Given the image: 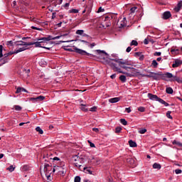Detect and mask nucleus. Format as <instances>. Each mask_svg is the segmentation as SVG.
<instances>
[{
	"mask_svg": "<svg viewBox=\"0 0 182 182\" xmlns=\"http://www.w3.org/2000/svg\"><path fill=\"white\" fill-rule=\"evenodd\" d=\"M152 66L156 68L157 66H159V63H157V60H154L151 63Z\"/></svg>",
	"mask_w": 182,
	"mask_h": 182,
	"instance_id": "obj_32",
	"label": "nucleus"
},
{
	"mask_svg": "<svg viewBox=\"0 0 182 182\" xmlns=\"http://www.w3.org/2000/svg\"><path fill=\"white\" fill-rule=\"evenodd\" d=\"M166 92L168 93V95H173V93H174V90H173L171 87H166Z\"/></svg>",
	"mask_w": 182,
	"mask_h": 182,
	"instance_id": "obj_22",
	"label": "nucleus"
},
{
	"mask_svg": "<svg viewBox=\"0 0 182 182\" xmlns=\"http://www.w3.org/2000/svg\"><path fill=\"white\" fill-rule=\"evenodd\" d=\"M23 171H29L31 170V167L29 165H24L22 168Z\"/></svg>",
	"mask_w": 182,
	"mask_h": 182,
	"instance_id": "obj_26",
	"label": "nucleus"
},
{
	"mask_svg": "<svg viewBox=\"0 0 182 182\" xmlns=\"http://www.w3.org/2000/svg\"><path fill=\"white\" fill-rule=\"evenodd\" d=\"M96 110H97V107H92L90 109V112H96Z\"/></svg>",
	"mask_w": 182,
	"mask_h": 182,
	"instance_id": "obj_58",
	"label": "nucleus"
},
{
	"mask_svg": "<svg viewBox=\"0 0 182 182\" xmlns=\"http://www.w3.org/2000/svg\"><path fill=\"white\" fill-rule=\"evenodd\" d=\"M65 50H68V52H75V53H78L79 55H81V56H93V54H90L85 50H82L78 48L76 46H73V48H68L65 49Z\"/></svg>",
	"mask_w": 182,
	"mask_h": 182,
	"instance_id": "obj_2",
	"label": "nucleus"
},
{
	"mask_svg": "<svg viewBox=\"0 0 182 182\" xmlns=\"http://www.w3.org/2000/svg\"><path fill=\"white\" fill-rule=\"evenodd\" d=\"M97 53H104L105 55H107V53L105 50H97Z\"/></svg>",
	"mask_w": 182,
	"mask_h": 182,
	"instance_id": "obj_57",
	"label": "nucleus"
},
{
	"mask_svg": "<svg viewBox=\"0 0 182 182\" xmlns=\"http://www.w3.org/2000/svg\"><path fill=\"white\" fill-rule=\"evenodd\" d=\"M27 49H29V48H28L27 46H23L21 48H19L18 49H16L14 51V53H19L21 52H23V50H27Z\"/></svg>",
	"mask_w": 182,
	"mask_h": 182,
	"instance_id": "obj_16",
	"label": "nucleus"
},
{
	"mask_svg": "<svg viewBox=\"0 0 182 182\" xmlns=\"http://www.w3.org/2000/svg\"><path fill=\"white\" fill-rule=\"evenodd\" d=\"M137 45H139V43H137V41L136 40H132L130 43L131 46H137Z\"/></svg>",
	"mask_w": 182,
	"mask_h": 182,
	"instance_id": "obj_31",
	"label": "nucleus"
},
{
	"mask_svg": "<svg viewBox=\"0 0 182 182\" xmlns=\"http://www.w3.org/2000/svg\"><path fill=\"white\" fill-rule=\"evenodd\" d=\"M175 173H176V174H181L182 170L181 169H176Z\"/></svg>",
	"mask_w": 182,
	"mask_h": 182,
	"instance_id": "obj_54",
	"label": "nucleus"
},
{
	"mask_svg": "<svg viewBox=\"0 0 182 182\" xmlns=\"http://www.w3.org/2000/svg\"><path fill=\"white\" fill-rule=\"evenodd\" d=\"M132 50V47H128L126 50V52H127V53H129V52H131Z\"/></svg>",
	"mask_w": 182,
	"mask_h": 182,
	"instance_id": "obj_63",
	"label": "nucleus"
},
{
	"mask_svg": "<svg viewBox=\"0 0 182 182\" xmlns=\"http://www.w3.org/2000/svg\"><path fill=\"white\" fill-rule=\"evenodd\" d=\"M84 32H85V31H83V30H77L76 31V34L77 35H82V33H84Z\"/></svg>",
	"mask_w": 182,
	"mask_h": 182,
	"instance_id": "obj_46",
	"label": "nucleus"
},
{
	"mask_svg": "<svg viewBox=\"0 0 182 182\" xmlns=\"http://www.w3.org/2000/svg\"><path fill=\"white\" fill-rule=\"evenodd\" d=\"M129 144L131 147H137V144L136 142L133 141V140H129Z\"/></svg>",
	"mask_w": 182,
	"mask_h": 182,
	"instance_id": "obj_25",
	"label": "nucleus"
},
{
	"mask_svg": "<svg viewBox=\"0 0 182 182\" xmlns=\"http://www.w3.org/2000/svg\"><path fill=\"white\" fill-rule=\"evenodd\" d=\"M69 13L70 14H78L79 13V10H77L76 9H73L71 10H69Z\"/></svg>",
	"mask_w": 182,
	"mask_h": 182,
	"instance_id": "obj_33",
	"label": "nucleus"
},
{
	"mask_svg": "<svg viewBox=\"0 0 182 182\" xmlns=\"http://www.w3.org/2000/svg\"><path fill=\"white\" fill-rule=\"evenodd\" d=\"M7 169L9 171L12 172V171H14V170H15V168H14V166H10V167H9Z\"/></svg>",
	"mask_w": 182,
	"mask_h": 182,
	"instance_id": "obj_55",
	"label": "nucleus"
},
{
	"mask_svg": "<svg viewBox=\"0 0 182 182\" xmlns=\"http://www.w3.org/2000/svg\"><path fill=\"white\" fill-rule=\"evenodd\" d=\"M161 77L164 80L167 79H171V82H177L178 83H182V80H180L179 77L173 75L171 73H166L165 74L161 75Z\"/></svg>",
	"mask_w": 182,
	"mask_h": 182,
	"instance_id": "obj_3",
	"label": "nucleus"
},
{
	"mask_svg": "<svg viewBox=\"0 0 182 182\" xmlns=\"http://www.w3.org/2000/svg\"><path fill=\"white\" fill-rule=\"evenodd\" d=\"M117 26H118V28H124V26H126V18H124L121 22L118 21Z\"/></svg>",
	"mask_w": 182,
	"mask_h": 182,
	"instance_id": "obj_14",
	"label": "nucleus"
},
{
	"mask_svg": "<svg viewBox=\"0 0 182 182\" xmlns=\"http://www.w3.org/2000/svg\"><path fill=\"white\" fill-rule=\"evenodd\" d=\"M125 112L127 113H130L132 112V109L130 107L126 108Z\"/></svg>",
	"mask_w": 182,
	"mask_h": 182,
	"instance_id": "obj_60",
	"label": "nucleus"
},
{
	"mask_svg": "<svg viewBox=\"0 0 182 182\" xmlns=\"http://www.w3.org/2000/svg\"><path fill=\"white\" fill-rule=\"evenodd\" d=\"M21 92H23L22 91V87H18L16 91V93L18 94V93H21Z\"/></svg>",
	"mask_w": 182,
	"mask_h": 182,
	"instance_id": "obj_52",
	"label": "nucleus"
},
{
	"mask_svg": "<svg viewBox=\"0 0 182 182\" xmlns=\"http://www.w3.org/2000/svg\"><path fill=\"white\" fill-rule=\"evenodd\" d=\"M88 143L90 144V147H95V144L92 143V141H88Z\"/></svg>",
	"mask_w": 182,
	"mask_h": 182,
	"instance_id": "obj_62",
	"label": "nucleus"
},
{
	"mask_svg": "<svg viewBox=\"0 0 182 182\" xmlns=\"http://www.w3.org/2000/svg\"><path fill=\"white\" fill-rule=\"evenodd\" d=\"M115 70H117V72L118 73H123V75H127V76H129V77H132V76H133V75L129 73H124L123 71H122V70H120V68H117L115 67Z\"/></svg>",
	"mask_w": 182,
	"mask_h": 182,
	"instance_id": "obj_18",
	"label": "nucleus"
},
{
	"mask_svg": "<svg viewBox=\"0 0 182 182\" xmlns=\"http://www.w3.org/2000/svg\"><path fill=\"white\" fill-rule=\"evenodd\" d=\"M74 166H75V167H78V168L82 167V165L80 164V162H79V161H75L74 163Z\"/></svg>",
	"mask_w": 182,
	"mask_h": 182,
	"instance_id": "obj_40",
	"label": "nucleus"
},
{
	"mask_svg": "<svg viewBox=\"0 0 182 182\" xmlns=\"http://www.w3.org/2000/svg\"><path fill=\"white\" fill-rule=\"evenodd\" d=\"M161 75H163L161 73H153V72H150L149 75H144V76L145 77H152L153 79H154V80H157V79L159 78L157 76H161Z\"/></svg>",
	"mask_w": 182,
	"mask_h": 182,
	"instance_id": "obj_7",
	"label": "nucleus"
},
{
	"mask_svg": "<svg viewBox=\"0 0 182 182\" xmlns=\"http://www.w3.org/2000/svg\"><path fill=\"white\" fill-rule=\"evenodd\" d=\"M136 11H137V7L134 6L129 10V15H134L136 14Z\"/></svg>",
	"mask_w": 182,
	"mask_h": 182,
	"instance_id": "obj_21",
	"label": "nucleus"
},
{
	"mask_svg": "<svg viewBox=\"0 0 182 182\" xmlns=\"http://www.w3.org/2000/svg\"><path fill=\"white\" fill-rule=\"evenodd\" d=\"M74 182H80V176H77L75 177Z\"/></svg>",
	"mask_w": 182,
	"mask_h": 182,
	"instance_id": "obj_44",
	"label": "nucleus"
},
{
	"mask_svg": "<svg viewBox=\"0 0 182 182\" xmlns=\"http://www.w3.org/2000/svg\"><path fill=\"white\" fill-rule=\"evenodd\" d=\"M32 45H35L36 48H43V49H48V50L50 49L49 48H46L45 46H42V42L36 41V42H30Z\"/></svg>",
	"mask_w": 182,
	"mask_h": 182,
	"instance_id": "obj_11",
	"label": "nucleus"
},
{
	"mask_svg": "<svg viewBox=\"0 0 182 182\" xmlns=\"http://www.w3.org/2000/svg\"><path fill=\"white\" fill-rule=\"evenodd\" d=\"M120 132H122V127H117L115 129V133H120Z\"/></svg>",
	"mask_w": 182,
	"mask_h": 182,
	"instance_id": "obj_45",
	"label": "nucleus"
},
{
	"mask_svg": "<svg viewBox=\"0 0 182 182\" xmlns=\"http://www.w3.org/2000/svg\"><path fill=\"white\" fill-rule=\"evenodd\" d=\"M122 97H114V103H117V102H120Z\"/></svg>",
	"mask_w": 182,
	"mask_h": 182,
	"instance_id": "obj_50",
	"label": "nucleus"
},
{
	"mask_svg": "<svg viewBox=\"0 0 182 182\" xmlns=\"http://www.w3.org/2000/svg\"><path fill=\"white\" fill-rule=\"evenodd\" d=\"M46 177L47 178V180L48 181H52V177H50V173H46Z\"/></svg>",
	"mask_w": 182,
	"mask_h": 182,
	"instance_id": "obj_38",
	"label": "nucleus"
},
{
	"mask_svg": "<svg viewBox=\"0 0 182 182\" xmlns=\"http://www.w3.org/2000/svg\"><path fill=\"white\" fill-rule=\"evenodd\" d=\"M120 123H122V124H123V126H127V121H126L125 119H121Z\"/></svg>",
	"mask_w": 182,
	"mask_h": 182,
	"instance_id": "obj_35",
	"label": "nucleus"
},
{
	"mask_svg": "<svg viewBox=\"0 0 182 182\" xmlns=\"http://www.w3.org/2000/svg\"><path fill=\"white\" fill-rule=\"evenodd\" d=\"M84 171H85V173H87L88 174H92V171L90 168L84 167Z\"/></svg>",
	"mask_w": 182,
	"mask_h": 182,
	"instance_id": "obj_34",
	"label": "nucleus"
},
{
	"mask_svg": "<svg viewBox=\"0 0 182 182\" xmlns=\"http://www.w3.org/2000/svg\"><path fill=\"white\" fill-rule=\"evenodd\" d=\"M181 9V7H179L178 6H177L176 7H175V11L176 12H179V11Z\"/></svg>",
	"mask_w": 182,
	"mask_h": 182,
	"instance_id": "obj_59",
	"label": "nucleus"
},
{
	"mask_svg": "<svg viewBox=\"0 0 182 182\" xmlns=\"http://www.w3.org/2000/svg\"><path fill=\"white\" fill-rule=\"evenodd\" d=\"M2 50H4V46L2 45H0V58H2V56H4V54H2Z\"/></svg>",
	"mask_w": 182,
	"mask_h": 182,
	"instance_id": "obj_41",
	"label": "nucleus"
},
{
	"mask_svg": "<svg viewBox=\"0 0 182 182\" xmlns=\"http://www.w3.org/2000/svg\"><path fill=\"white\" fill-rule=\"evenodd\" d=\"M144 60V55H139V60Z\"/></svg>",
	"mask_w": 182,
	"mask_h": 182,
	"instance_id": "obj_64",
	"label": "nucleus"
},
{
	"mask_svg": "<svg viewBox=\"0 0 182 182\" xmlns=\"http://www.w3.org/2000/svg\"><path fill=\"white\" fill-rule=\"evenodd\" d=\"M52 165H49L48 164H44V168H51Z\"/></svg>",
	"mask_w": 182,
	"mask_h": 182,
	"instance_id": "obj_51",
	"label": "nucleus"
},
{
	"mask_svg": "<svg viewBox=\"0 0 182 182\" xmlns=\"http://www.w3.org/2000/svg\"><path fill=\"white\" fill-rule=\"evenodd\" d=\"M62 38V36H58L55 37H53L52 36H48L47 37H43L41 41H56V39H60Z\"/></svg>",
	"mask_w": 182,
	"mask_h": 182,
	"instance_id": "obj_9",
	"label": "nucleus"
},
{
	"mask_svg": "<svg viewBox=\"0 0 182 182\" xmlns=\"http://www.w3.org/2000/svg\"><path fill=\"white\" fill-rule=\"evenodd\" d=\"M107 63L112 68V70H114V60L108 58L107 60Z\"/></svg>",
	"mask_w": 182,
	"mask_h": 182,
	"instance_id": "obj_13",
	"label": "nucleus"
},
{
	"mask_svg": "<svg viewBox=\"0 0 182 182\" xmlns=\"http://www.w3.org/2000/svg\"><path fill=\"white\" fill-rule=\"evenodd\" d=\"M173 144H176V146H178V147H182V143L178 141H176L174 140L173 142H172Z\"/></svg>",
	"mask_w": 182,
	"mask_h": 182,
	"instance_id": "obj_28",
	"label": "nucleus"
},
{
	"mask_svg": "<svg viewBox=\"0 0 182 182\" xmlns=\"http://www.w3.org/2000/svg\"><path fill=\"white\" fill-rule=\"evenodd\" d=\"M15 46H32V43H26L23 41H15Z\"/></svg>",
	"mask_w": 182,
	"mask_h": 182,
	"instance_id": "obj_8",
	"label": "nucleus"
},
{
	"mask_svg": "<svg viewBox=\"0 0 182 182\" xmlns=\"http://www.w3.org/2000/svg\"><path fill=\"white\" fill-rule=\"evenodd\" d=\"M4 58L1 60L0 66L5 65V63H8V61L9 60V58H8V54H4Z\"/></svg>",
	"mask_w": 182,
	"mask_h": 182,
	"instance_id": "obj_15",
	"label": "nucleus"
},
{
	"mask_svg": "<svg viewBox=\"0 0 182 182\" xmlns=\"http://www.w3.org/2000/svg\"><path fill=\"white\" fill-rule=\"evenodd\" d=\"M36 131L39 133V134H43V130L41 129V127H37L36 128Z\"/></svg>",
	"mask_w": 182,
	"mask_h": 182,
	"instance_id": "obj_30",
	"label": "nucleus"
},
{
	"mask_svg": "<svg viewBox=\"0 0 182 182\" xmlns=\"http://www.w3.org/2000/svg\"><path fill=\"white\" fill-rule=\"evenodd\" d=\"M148 97L149 99H150V100H154L155 102H159V103H161V105H164V106L167 107V106H170V105L167 102H166V101H164L163 99L159 97V96L156 95H153L151 93H148Z\"/></svg>",
	"mask_w": 182,
	"mask_h": 182,
	"instance_id": "obj_5",
	"label": "nucleus"
},
{
	"mask_svg": "<svg viewBox=\"0 0 182 182\" xmlns=\"http://www.w3.org/2000/svg\"><path fill=\"white\" fill-rule=\"evenodd\" d=\"M60 176H65V174H66V167H63V170L60 171V173H58Z\"/></svg>",
	"mask_w": 182,
	"mask_h": 182,
	"instance_id": "obj_29",
	"label": "nucleus"
},
{
	"mask_svg": "<svg viewBox=\"0 0 182 182\" xmlns=\"http://www.w3.org/2000/svg\"><path fill=\"white\" fill-rule=\"evenodd\" d=\"M65 167L63 166H60L59 164H58L57 166H55L53 169V173H55V171H57L58 174H59L60 173L61 171L63 170V168Z\"/></svg>",
	"mask_w": 182,
	"mask_h": 182,
	"instance_id": "obj_10",
	"label": "nucleus"
},
{
	"mask_svg": "<svg viewBox=\"0 0 182 182\" xmlns=\"http://www.w3.org/2000/svg\"><path fill=\"white\" fill-rule=\"evenodd\" d=\"M74 161H79L80 164H83L85 163V159L79 158V156H75L74 157Z\"/></svg>",
	"mask_w": 182,
	"mask_h": 182,
	"instance_id": "obj_19",
	"label": "nucleus"
},
{
	"mask_svg": "<svg viewBox=\"0 0 182 182\" xmlns=\"http://www.w3.org/2000/svg\"><path fill=\"white\" fill-rule=\"evenodd\" d=\"M123 160L124 161H127V163L130 164V166H132V167H134V166H136L134 165V163H135L134 159L132 158L130 156L124 155Z\"/></svg>",
	"mask_w": 182,
	"mask_h": 182,
	"instance_id": "obj_6",
	"label": "nucleus"
},
{
	"mask_svg": "<svg viewBox=\"0 0 182 182\" xmlns=\"http://www.w3.org/2000/svg\"><path fill=\"white\" fill-rule=\"evenodd\" d=\"M21 4H23L25 6H29V3L26 2L25 0H19Z\"/></svg>",
	"mask_w": 182,
	"mask_h": 182,
	"instance_id": "obj_42",
	"label": "nucleus"
},
{
	"mask_svg": "<svg viewBox=\"0 0 182 182\" xmlns=\"http://www.w3.org/2000/svg\"><path fill=\"white\" fill-rule=\"evenodd\" d=\"M162 19H169L170 18H171V13L170 11H165L164 14H162V16H161Z\"/></svg>",
	"mask_w": 182,
	"mask_h": 182,
	"instance_id": "obj_12",
	"label": "nucleus"
},
{
	"mask_svg": "<svg viewBox=\"0 0 182 182\" xmlns=\"http://www.w3.org/2000/svg\"><path fill=\"white\" fill-rule=\"evenodd\" d=\"M119 79L122 83H126V82H127V78H126V75H121Z\"/></svg>",
	"mask_w": 182,
	"mask_h": 182,
	"instance_id": "obj_20",
	"label": "nucleus"
},
{
	"mask_svg": "<svg viewBox=\"0 0 182 182\" xmlns=\"http://www.w3.org/2000/svg\"><path fill=\"white\" fill-rule=\"evenodd\" d=\"M138 110H139V112H141L143 113V112H145V111H146V108H144V107H139L138 108Z\"/></svg>",
	"mask_w": 182,
	"mask_h": 182,
	"instance_id": "obj_43",
	"label": "nucleus"
},
{
	"mask_svg": "<svg viewBox=\"0 0 182 182\" xmlns=\"http://www.w3.org/2000/svg\"><path fill=\"white\" fill-rule=\"evenodd\" d=\"M177 6L179 7V8H182V1H180L178 2V4H177Z\"/></svg>",
	"mask_w": 182,
	"mask_h": 182,
	"instance_id": "obj_61",
	"label": "nucleus"
},
{
	"mask_svg": "<svg viewBox=\"0 0 182 182\" xmlns=\"http://www.w3.org/2000/svg\"><path fill=\"white\" fill-rule=\"evenodd\" d=\"M114 62H116V63H118L119 66H120V68H122V69H125V70H127L128 69H132L133 72H136V68L128 67L133 66V63L129 60H124L115 57Z\"/></svg>",
	"mask_w": 182,
	"mask_h": 182,
	"instance_id": "obj_1",
	"label": "nucleus"
},
{
	"mask_svg": "<svg viewBox=\"0 0 182 182\" xmlns=\"http://www.w3.org/2000/svg\"><path fill=\"white\" fill-rule=\"evenodd\" d=\"M14 109L17 112H21V110H22V107H21L19 105H14Z\"/></svg>",
	"mask_w": 182,
	"mask_h": 182,
	"instance_id": "obj_36",
	"label": "nucleus"
},
{
	"mask_svg": "<svg viewBox=\"0 0 182 182\" xmlns=\"http://www.w3.org/2000/svg\"><path fill=\"white\" fill-rule=\"evenodd\" d=\"M81 110H82V112H87V109L86 108V105L81 104Z\"/></svg>",
	"mask_w": 182,
	"mask_h": 182,
	"instance_id": "obj_39",
	"label": "nucleus"
},
{
	"mask_svg": "<svg viewBox=\"0 0 182 182\" xmlns=\"http://www.w3.org/2000/svg\"><path fill=\"white\" fill-rule=\"evenodd\" d=\"M43 38H36V41H38V42H41V43H43L45 42H49V41H43V40H41L43 39Z\"/></svg>",
	"mask_w": 182,
	"mask_h": 182,
	"instance_id": "obj_49",
	"label": "nucleus"
},
{
	"mask_svg": "<svg viewBox=\"0 0 182 182\" xmlns=\"http://www.w3.org/2000/svg\"><path fill=\"white\" fill-rule=\"evenodd\" d=\"M43 159H45V161H49L50 160H53V163H56V161H58L57 164H58L59 166H65L64 161H61L60 159L57 156L52 158V154H47V155L44 156Z\"/></svg>",
	"mask_w": 182,
	"mask_h": 182,
	"instance_id": "obj_4",
	"label": "nucleus"
},
{
	"mask_svg": "<svg viewBox=\"0 0 182 182\" xmlns=\"http://www.w3.org/2000/svg\"><path fill=\"white\" fill-rule=\"evenodd\" d=\"M50 170H52V168H44V171L46 174V173H50L49 171H50Z\"/></svg>",
	"mask_w": 182,
	"mask_h": 182,
	"instance_id": "obj_48",
	"label": "nucleus"
},
{
	"mask_svg": "<svg viewBox=\"0 0 182 182\" xmlns=\"http://www.w3.org/2000/svg\"><path fill=\"white\" fill-rule=\"evenodd\" d=\"M6 46H7L9 48H11V46H15V42H14V41H7V42H6Z\"/></svg>",
	"mask_w": 182,
	"mask_h": 182,
	"instance_id": "obj_23",
	"label": "nucleus"
},
{
	"mask_svg": "<svg viewBox=\"0 0 182 182\" xmlns=\"http://www.w3.org/2000/svg\"><path fill=\"white\" fill-rule=\"evenodd\" d=\"M154 56H161V52H155Z\"/></svg>",
	"mask_w": 182,
	"mask_h": 182,
	"instance_id": "obj_56",
	"label": "nucleus"
},
{
	"mask_svg": "<svg viewBox=\"0 0 182 182\" xmlns=\"http://www.w3.org/2000/svg\"><path fill=\"white\" fill-rule=\"evenodd\" d=\"M182 65V61L180 60H176L174 63L172 65V68H178V66Z\"/></svg>",
	"mask_w": 182,
	"mask_h": 182,
	"instance_id": "obj_17",
	"label": "nucleus"
},
{
	"mask_svg": "<svg viewBox=\"0 0 182 182\" xmlns=\"http://www.w3.org/2000/svg\"><path fill=\"white\" fill-rule=\"evenodd\" d=\"M97 12V14H100V12H105V9L100 7Z\"/></svg>",
	"mask_w": 182,
	"mask_h": 182,
	"instance_id": "obj_53",
	"label": "nucleus"
},
{
	"mask_svg": "<svg viewBox=\"0 0 182 182\" xmlns=\"http://www.w3.org/2000/svg\"><path fill=\"white\" fill-rule=\"evenodd\" d=\"M36 102H42V100H45V97L43 95H40L37 97H36Z\"/></svg>",
	"mask_w": 182,
	"mask_h": 182,
	"instance_id": "obj_27",
	"label": "nucleus"
},
{
	"mask_svg": "<svg viewBox=\"0 0 182 182\" xmlns=\"http://www.w3.org/2000/svg\"><path fill=\"white\" fill-rule=\"evenodd\" d=\"M166 117H168V119H173V117H171V111H168L166 112Z\"/></svg>",
	"mask_w": 182,
	"mask_h": 182,
	"instance_id": "obj_37",
	"label": "nucleus"
},
{
	"mask_svg": "<svg viewBox=\"0 0 182 182\" xmlns=\"http://www.w3.org/2000/svg\"><path fill=\"white\" fill-rule=\"evenodd\" d=\"M146 132H147V129H142L139 131V133H140V134H144V133H146Z\"/></svg>",
	"mask_w": 182,
	"mask_h": 182,
	"instance_id": "obj_47",
	"label": "nucleus"
},
{
	"mask_svg": "<svg viewBox=\"0 0 182 182\" xmlns=\"http://www.w3.org/2000/svg\"><path fill=\"white\" fill-rule=\"evenodd\" d=\"M153 168H156L157 170H160V168H161V165L158 163H154L153 164Z\"/></svg>",
	"mask_w": 182,
	"mask_h": 182,
	"instance_id": "obj_24",
	"label": "nucleus"
}]
</instances>
